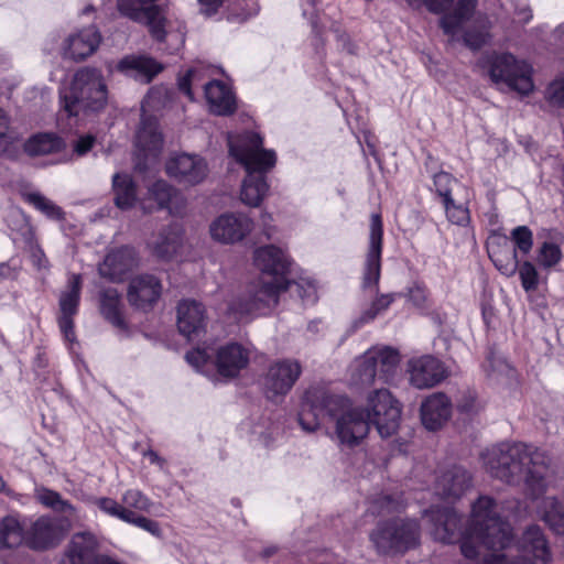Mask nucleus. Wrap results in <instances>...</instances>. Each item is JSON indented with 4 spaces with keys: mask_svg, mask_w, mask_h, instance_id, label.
Segmentation results:
<instances>
[{
    "mask_svg": "<svg viewBox=\"0 0 564 564\" xmlns=\"http://www.w3.org/2000/svg\"><path fill=\"white\" fill-rule=\"evenodd\" d=\"M487 471L508 484L523 482L533 497L546 489L550 457L542 451L523 443H501L482 454Z\"/></svg>",
    "mask_w": 564,
    "mask_h": 564,
    "instance_id": "1",
    "label": "nucleus"
},
{
    "mask_svg": "<svg viewBox=\"0 0 564 564\" xmlns=\"http://www.w3.org/2000/svg\"><path fill=\"white\" fill-rule=\"evenodd\" d=\"M326 416L334 423L329 437L340 446H358L369 433L362 406H354L341 395H323L319 402L304 404L299 422L303 430L314 432Z\"/></svg>",
    "mask_w": 564,
    "mask_h": 564,
    "instance_id": "2",
    "label": "nucleus"
},
{
    "mask_svg": "<svg viewBox=\"0 0 564 564\" xmlns=\"http://www.w3.org/2000/svg\"><path fill=\"white\" fill-rule=\"evenodd\" d=\"M228 147L230 155L247 172L241 185L240 199L247 206L258 207L269 191L265 173L274 166L275 153L264 150L262 138L254 132L229 134Z\"/></svg>",
    "mask_w": 564,
    "mask_h": 564,
    "instance_id": "3",
    "label": "nucleus"
},
{
    "mask_svg": "<svg viewBox=\"0 0 564 564\" xmlns=\"http://www.w3.org/2000/svg\"><path fill=\"white\" fill-rule=\"evenodd\" d=\"M61 102L68 117L104 109L107 104V86L101 72L91 67L78 69L68 91L61 95Z\"/></svg>",
    "mask_w": 564,
    "mask_h": 564,
    "instance_id": "4",
    "label": "nucleus"
},
{
    "mask_svg": "<svg viewBox=\"0 0 564 564\" xmlns=\"http://www.w3.org/2000/svg\"><path fill=\"white\" fill-rule=\"evenodd\" d=\"M370 541L381 554L405 552L419 544L420 525L406 519L381 521L370 533Z\"/></svg>",
    "mask_w": 564,
    "mask_h": 564,
    "instance_id": "5",
    "label": "nucleus"
},
{
    "mask_svg": "<svg viewBox=\"0 0 564 564\" xmlns=\"http://www.w3.org/2000/svg\"><path fill=\"white\" fill-rule=\"evenodd\" d=\"M362 410L368 424L375 425L382 438H388L398 431L402 408L388 389L370 391Z\"/></svg>",
    "mask_w": 564,
    "mask_h": 564,
    "instance_id": "6",
    "label": "nucleus"
},
{
    "mask_svg": "<svg viewBox=\"0 0 564 564\" xmlns=\"http://www.w3.org/2000/svg\"><path fill=\"white\" fill-rule=\"evenodd\" d=\"M187 362L200 369L212 361L220 376L225 378L236 377L249 361L248 351L239 344H228L219 347L216 352L209 349L196 348L185 356Z\"/></svg>",
    "mask_w": 564,
    "mask_h": 564,
    "instance_id": "7",
    "label": "nucleus"
},
{
    "mask_svg": "<svg viewBox=\"0 0 564 564\" xmlns=\"http://www.w3.org/2000/svg\"><path fill=\"white\" fill-rule=\"evenodd\" d=\"M531 74V66L518 61L512 54H496L490 58V79L496 85L506 86L521 95H528L533 90Z\"/></svg>",
    "mask_w": 564,
    "mask_h": 564,
    "instance_id": "8",
    "label": "nucleus"
},
{
    "mask_svg": "<svg viewBox=\"0 0 564 564\" xmlns=\"http://www.w3.org/2000/svg\"><path fill=\"white\" fill-rule=\"evenodd\" d=\"M286 289L282 279L269 278L254 284L248 299H234L228 304V314L235 319H240L246 315L261 312L278 304L279 294Z\"/></svg>",
    "mask_w": 564,
    "mask_h": 564,
    "instance_id": "9",
    "label": "nucleus"
},
{
    "mask_svg": "<svg viewBox=\"0 0 564 564\" xmlns=\"http://www.w3.org/2000/svg\"><path fill=\"white\" fill-rule=\"evenodd\" d=\"M302 373V366L295 359L275 360L268 367L262 379L263 392L268 400H282L294 387Z\"/></svg>",
    "mask_w": 564,
    "mask_h": 564,
    "instance_id": "10",
    "label": "nucleus"
},
{
    "mask_svg": "<svg viewBox=\"0 0 564 564\" xmlns=\"http://www.w3.org/2000/svg\"><path fill=\"white\" fill-rule=\"evenodd\" d=\"M149 3L148 0H118L117 7L122 15L145 24L155 41L163 42L169 33V22L158 6Z\"/></svg>",
    "mask_w": 564,
    "mask_h": 564,
    "instance_id": "11",
    "label": "nucleus"
},
{
    "mask_svg": "<svg viewBox=\"0 0 564 564\" xmlns=\"http://www.w3.org/2000/svg\"><path fill=\"white\" fill-rule=\"evenodd\" d=\"M478 500L473 505L471 514H474V507ZM424 516L429 519V533L433 540L442 543H454L460 540L463 544L465 535L473 530V516L468 527L464 532L459 530V517L453 508H431L424 511Z\"/></svg>",
    "mask_w": 564,
    "mask_h": 564,
    "instance_id": "12",
    "label": "nucleus"
},
{
    "mask_svg": "<svg viewBox=\"0 0 564 564\" xmlns=\"http://www.w3.org/2000/svg\"><path fill=\"white\" fill-rule=\"evenodd\" d=\"M159 94V90L151 89L141 105L142 120L137 132L135 145L145 160H155L163 147V139L159 132L156 120L145 117L148 110L155 108L159 104V100L156 101V95Z\"/></svg>",
    "mask_w": 564,
    "mask_h": 564,
    "instance_id": "13",
    "label": "nucleus"
},
{
    "mask_svg": "<svg viewBox=\"0 0 564 564\" xmlns=\"http://www.w3.org/2000/svg\"><path fill=\"white\" fill-rule=\"evenodd\" d=\"M383 225L380 214L370 216L369 248L365 261L362 288L378 293V283L381 271Z\"/></svg>",
    "mask_w": 564,
    "mask_h": 564,
    "instance_id": "14",
    "label": "nucleus"
},
{
    "mask_svg": "<svg viewBox=\"0 0 564 564\" xmlns=\"http://www.w3.org/2000/svg\"><path fill=\"white\" fill-rule=\"evenodd\" d=\"M253 228L251 218L243 214L226 213L212 221L209 232L215 241L236 243L247 237Z\"/></svg>",
    "mask_w": 564,
    "mask_h": 564,
    "instance_id": "15",
    "label": "nucleus"
},
{
    "mask_svg": "<svg viewBox=\"0 0 564 564\" xmlns=\"http://www.w3.org/2000/svg\"><path fill=\"white\" fill-rule=\"evenodd\" d=\"M408 373L410 383L417 389L433 388L447 377L444 364L430 355L410 359Z\"/></svg>",
    "mask_w": 564,
    "mask_h": 564,
    "instance_id": "16",
    "label": "nucleus"
},
{
    "mask_svg": "<svg viewBox=\"0 0 564 564\" xmlns=\"http://www.w3.org/2000/svg\"><path fill=\"white\" fill-rule=\"evenodd\" d=\"M166 173L178 183L193 186L206 178L208 167L203 158L181 153L167 161Z\"/></svg>",
    "mask_w": 564,
    "mask_h": 564,
    "instance_id": "17",
    "label": "nucleus"
},
{
    "mask_svg": "<svg viewBox=\"0 0 564 564\" xmlns=\"http://www.w3.org/2000/svg\"><path fill=\"white\" fill-rule=\"evenodd\" d=\"M162 293L160 280L152 274H140L130 280L127 299L131 306L149 311L158 302Z\"/></svg>",
    "mask_w": 564,
    "mask_h": 564,
    "instance_id": "18",
    "label": "nucleus"
},
{
    "mask_svg": "<svg viewBox=\"0 0 564 564\" xmlns=\"http://www.w3.org/2000/svg\"><path fill=\"white\" fill-rule=\"evenodd\" d=\"M137 263L135 250L126 246L108 252L99 264L98 272L110 282H121Z\"/></svg>",
    "mask_w": 564,
    "mask_h": 564,
    "instance_id": "19",
    "label": "nucleus"
},
{
    "mask_svg": "<svg viewBox=\"0 0 564 564\" xmlns=\"http://www.w3.org/2000/svg\"><path fill=\"white\" fill-rule=\"evenodd\" d=\"M471 487V475L463 466L453 465L442 470L435 480L436 495L458 499Z\"/></svg>",
    "mask_w": 564,
    "mask_h": 564,
    "instance_id": "20",
    "label": "nucleus"
},
{
    "mask_svg": "<svg viewBox=\"0 0 564 564\" xmlns=\"http://www.w3.org/2000/svg\"><path fill=\"white\" fill-rule=\"evenodd\" d=\"M452 408V402L445 393H432L421 404L422 424L430 431L440 430L451 419Z\"/></svg>",
    "mask_w": 564,
    "mask_h": 564,
    "instance_id": "21",
    "label": "nucleus"
},
{
    "mask_svg": "<svg viewBox=\"0 0 564 564\" xmlns=\"http://www.w3.org/2000/svg\"><path fill=\"white\" fill-rule=\"evenodd\" d=\"M101 35L95 26L80 30L70 35L63 46V57L79 62L90 56L99 46Z\"/></svg>",
    "mask_w": 564,
    "mask_h": 564,
    "instance_id": "22",
    "label": "nucleus"
},
{
    "mask_svg": "<svg viewBox=\"0 0 564 564\" xmlns=\"http://www.w3.org/2000/svg\"><path fill=\"white\" fill-rule=\"evenodd\" d=\"M99 557L96 536L89 532H82L73 535L62 564H93Z\"/></svg>",
    "mask_w": 564,
    "mask_h": 564,
    "instance_id": "23",
    "label": "nucleus"
},
{
    "mask_svg": "<svg viewBox=\"0 0 564 564\" xmlns=\"http://www.w3.org/2000/svg\"><path fill=\"white\" fill-rule=\"evenodd\" d=\"M206 326L205 308L194 300H184L177 306V327L188 339L198 336Z\"/></svg>",
    "mask_w": 564,
    "mask_h": 564,
    "instance_id": "24",
    "label": "nucleus"
},
{
    "mask_svg": "<svg viewBox=\"0 0 564 564\" xmlns=\"http://www.w3.org/2000/svg\"><path fill=\"white\" fill-rule=\"evenodd\" d=\"M518 546L523 554L531 555L535 562L547 564L552 560L549 541L542 528L536 524H531L523 531Z\"/></svg>",
    "mask_w": 564,
    "mask_h": 564,
    "instance_id": "25",
    "label": "nucleus"
},
{
    "mask_svg": "<svg viewBox=\"0 0 564 564\" xmlns=\"http://www.w3.org/2000/svg\"><path fill=\"white\" fill-rule=\"evenodd\" d=\"M183 245V230L178 224H171L153 235L149 247L154 256L170 260L176 256Z\"/></svg>",
    "mask_w": 564,
    "mask_h": 564,
    "instance_id": "26",
    "label": "nucleus"
},
{
    "mask_svg": "<svg viewBox=\"0 0 564 564\" xmlns=\"http://www.w3.org/2000/svg\"><path fill=\"white\" fill-rule=\"evenodd\" d=\"M117 69L135 80L149 84L162 69L154 58L143 55H128L121 58Z\"/></svg>",
    "mask_w": 564,
    "mask_h": 564,
    "instance_id": "27",
    "label": "nucleus"
},
{
    "mask_svg": "<svg viewBox=\"0 0 564 564\" xmlns=\"http://www.w3.org/2000/svg\"><path fill=\"white\" fill-rule=\"evenodd\" d=\"M64 532L57 520L41 517L32 525L30 544L35 550L53 547L63 539Z\"/></svg>",
    "mask_w": 564,
    "mask_h": 564,
    "instance_id": "28",
    "label": "nucleus"
},
{
    "mask_svg": "<svg viewBox=\"0 0 564 564\" xmlns=\"http://www.w3.org/2000/svg\"><path fill=\"white\" fill-rule=\"evenodd\" d=\"M253 261L256 267L271 278L284 275L290 267L286 254L274 246H265L254 251Z\"/></svg>",
    "mask_w": 564,
    "mask_h": 564,
    "instance_id": "29",
    "label": "nucleus"
},
{
    "mask_svg": "<svg viewBox=\"0 0 564 564\" xmlns=\"http://www.w3.org/2000/svg\"><path fill=\"white\" fill-rule=\"evenodd\" d=\"M205 97L213 113L231 115L236 109V100L231 90L219 80L204 84Z\"/></svg>",
    "mask_w": 564,
    "mask_h": 564,
    "instance_id": "30",
    "label": "nucleus"
},
{
    "mask_svg": "<svg viewBox=\"0 0 564 564\" xmlns=\"http://www.w3.org/2000/svg\"><path fill=\"white\" fill-rule=\"evenodd\" d=\"M372 350H367L356 358L349 369V384L357 389L371 387L378 379V369L375 366Z\"/></svg>",
    "mask_w": 564,
    "mask_h": 564,
    "instance_id": "31",
    "label": "nucleus"
},
{
    "mask_svg": "<svg viewBox=\"0 0 564 564\" xmlns=\"http://www.w3.org/2000/svg\"><path fill=\"white\" fill-rule=\"evenodd\" d=\"M538 514L558 535H564V496H549L541 499Z\"/></svg>",
    "mask_w": 564,
    "mask_h": 564,
    "instance_id": "32",
    "label": "nucleus"
},
{
    "mask_svg": "<svg viewBox=\"0 0 564 564\" xmlns=\"http://www.w3.org/2000/svg\"><path fill=\"white\" fill-rule=\"evenodd\" d=\"M475 8L476 0H459L454 11L444 14L440 20L444 33L454 40L460 33L464 23L471 18Z\"/></svg>",
    "mask_w": 564,
    "mask_h": 564,
    "instance_id": "33",
    "label": "nucleus"
},
{
    "mask_svg": "<svg viewBox=\"0 0 564 564\" xmlns=\"http://www.w3.org/2000/svg\"><path fill=\"white\" fill-rule=\"evenodd\" d=\"M149 194L160 208H167L170 213L181 214L185 202L180 193L165 181H156L150 188Z\"/></svg>",
    "mask_w": 564,
    "mask_h": 564,
    "instance_id": "34",
    "label": "nucleus"
},
{
    "mask_svg": "<svg viewBox=\"0 0 564 564\" xmlns=\"http://www.w3.org/2000/svg\"><path fill=\"white\" fill-rule=\"evenodd\" d=\"M101 315L116 327H123L122 303L119 292L113 288L105 289L99 294Z\"/></svg>",
    "mask_w": 564,
    "mask_h": 564,
    "instance_id": "35",
    "label": "nucleus"
},
{
    "mask_svg": "<svg viewBox=\"0 0 564 564\" xmlns=\"http://www.w3.org/2000/svg\"><path fill=\"white\" fill-rule=\"evenodd\" d=\"M115 204L120 209H130L137 200L135 184L128 174L116 173L112 176Z\"/></svg>",
    "mask_w": 564,
    "mask_h": 564,
    "instance_id": "36",
    "label": "nucleus"
},
{
    "mask_svg": "<svg viewBox=\"0 0 564 564\" xmlns=\"http://www.w3.org/2000/svg\"><path fill=\"white\" fill-rule=\"evenodd\" d=\"M375 357V366L378 369V380L387 383L393 377L399 362L400 356L395 349L384 347L380 349H371Z\"/></svg>",
    "mask_w": 564,
    "mask_h": 564,
    "instance_id": "37",
    "label": "nucleus"
},
{
    "mask_svg": "<svg viewBox=\"0 0 564 564\" xmlns=\"http://www.w3.org/2000/svg\"><path fill=\"white\" fill-rule=\"evenodd\" d=\"M24 539V530L19 519L14 516H7L0 521V546L17 547Z\"/></svg>",
    "mask_w": 564,
    "mask_h": 564,
    "instance_id": "38",
    "label": "nucleus"
},
{
    "mask_svg": "<svg viewBox=\"0 0 564 564\" xmlns=\"http://www.w3.org/2000/svg\"><path fill=\"white\" fill-rule=\"evenodd\" d=\"M61 148V139L50 133L36 134L24 143V151L32 156L50 154Z\"/></svg>",
    "mask_w": 564,
    "mask_h": 564,
    "instance_id": "39",
    "label": "nucleus"
},
{
    "mask_svg": "<svg viewBox=\"0 0 564 564\" xmlns=\"http://www.w3.org/2000/svg\"><path fill=\"white\" fill-rule=\"evenodd\" d=\"M68 291L63 292L59 297L61 315L74 316L78 311L82 278L73 274L68 280Z\"/></svg>",
    "mask_w": 564,
    "mask_h": 564,
    "instance_id": "40",
    "label": "nucleus"
},
{
    "mask_svg": "<svg viewBox=\"0 0 564 564\" xmlns=\"http://www.w3.org/2000/svg\"><path fill=\"white\" fill-rule=\"evenodd\" d=\"M35 498L43 506L51 508L55 511L63 512L68 516H75V508L67 500H64L62 496L45 487L35 489Z\"/></svg>",
    "mask_w": 564,
    "mask_h": 564,
    "instance_id": "41",
    "label": "nucleus"
},
{
    "mask_svg": "<svg viewBox=\"0 0 564 564\" xmlns=\"http://www.w3.org/2000/svg\"><path fill=\"white\" fill-rule=\"evenodd\" d=\"M395 300V294H377V297L371 302L370 306L366 308L360 316L354 321L352 326L358 328L371 321H373L377 315L386 311Z\"/></svg>",
    "mask_w": 564,
    "mask_h": 564,
    "instance_id": "42",
    "label": "nucleus"
},
{
    "mask_svg": "<svg viewBox=\"0 0 564 564\" xmlns=\"http://www.w3.org/2000/svg\"><path fill=\"white\" fill-rule=\"evenodd\" d=\"M25 199L47 218L53 220H62L64 218L62 208L39 192L26 194Z\"/></svg>",
    "mask_w": 564,
    "mask_h": 564,
    "instance_id": "43",
    "label": "nucleus"
},
{
    "mask_svg": "<svg viewBox=\"0 0 564 564\" xmlns=\"http://www.w3.org/2000/svg\"><path fill=\"white\" fill-rule=\"evenodd\" d=\"M94 503L100 511H102L107 516L118 518L124 522H127L129 520V517L131 516L132 510L126 508L123 505L119 503L112 498H95Z\"/></svg>",
    "mask_w": 564,
    "mask_h": 564,
    "instance_id": "44",
    "label": "nucleus"
},
{
    "mask_svg": "<svg viewBox=\"0 0 564 564\" xmlns=\"http://www.w3.org/2000/svg\"><path fill=\"white\" fill-rule=\"evenodd\" d=\"M403 507L400 496L381 495L370 502L369 509L375 514H389Z\"/></svg>",
    "mask_w": 564,
    "mask_h": 564,
    "instance_id": "45",
    "label": "nucleus"
},
{
    "mask_svg": "<svg viewBox=\"0 0 564 564\" xmlns=\"http://www.w3.org/2000/svg\"><path fill=\"white\" fill-rule=\"evenodd\" d=\"M122 503L128 509L141 512H150L152 501L139 489H128L122 495Z\"/></svg>",
    "mask_w": 564,
    "mask_h": 564,
    "instance_id": "46",
    "label": "nucleus"
},
{
    "mask_svg": "<svg viewBox=\"0 0 564 564\" xmlns=\"http://www.w3.org/2000/svg\"><path fill=\"white\" fill-rule=\"evenodd\" d=\"M490 257L496 268L507 276L514 274L516 271L518 270L519 261L516 250L506 252H494Z\"/></svg>",
    "mask_w": 564,
    "mask_h": 564,
    "instance_id": "47",
    "label": "nucleus"
},
{
    "mask_svg": "<svg viewBox=\"0 0 564 564\" xmlns=\"http://www.w3.org/2000/svg\"><path fill=\"white\" fill-rule=\"evenodd\" d=\"M562 259L560 247L553 242H544L538 252V262L543 268H552Z\"/></svg>",
    "mask_w": 564,
    "mask_h": 564,
    "instance_id": "48",
    "label": "nucleus"
},
{
    "mask_svg": "<svg viewBox=\"0 0 564 564\" xmlns=\"http://www.w3.org/2000/svg\"><path fill=\"white\" fill-rule=\"evenodd\" d=\"M447 219L458 226H467L469 224V210L463 205H456L451 198L449 200L443 202Z\"/></svg>",
    "mask_w": 564,
    "mask_h": 564,
    "instance_id": "49",
    "label": "nucleus"
},
{
    "mask_svg": "<svg viewBox=\"0 0 564 564\" xmlns=\"http://www.w3.org/2000/svg\"><path fill=\"white\" fill-rule=\"evenodd\" d=\"M511 239L514 242L516 251L527 254L530 252L533 245L532 231L527 226L516 227L511 231Z\"/></svg>",
    "mask_w": 564,
    "mask_h": 564,
    "instance_id": "50",
    "label": "nucleus"
},
{
    "mask_svg": "<svg viewBox=\"0 0 564 564\" xmlns=\"http://www.w3.org/2000/svg\"><path fill=\"white\" fill-rule=\"evenodd\" d=\"M18 140V135L10 129V118L7 112L0 108V152H7L9 145Z\"/></svg>",
    "mask_w": 564,
    "mask_h": 564,
    "instance_id": "51",
    "label": "nucleus"
},
{
    "mask_svg": "<svg viewBox=\"0 0 564 564\" xmlns=\"http://www.w3.org/2000/svg\"><path fill=\"white\" fill-rule=\"evenodd\" d=\"M518 269L522 288L525 291H534L539 284V275L534 265L529 261H524Z\"/></svg>",
    "mask_w": 564,
    "mask_h": 564,
    "instance_id": "52",
    "label": "nucleus"
},
{
    "mask_svg": "<svg viewBox=\"0 0 564 564\" xmlns=\"http://www.w3.org/2000/svg\"><path fill=\"white\" fill-rule=\"evenodd\" d=\"M456 408L458 412L463 414L473 415L478 413L482 409V405L474 392L467 391L458 399Z\"/></svg>",
    "mask_w": 564,
    "mask_h": 564,
    "instance_id": "53",
    "label": "nucleus"
},
{
    "mask_svg": "<svg viewBox=\"0 0 564 564\" xmlns=\"http://www.w3.org/2000/svg\"><path fill=\"white\" fill-rule=\"evenodd\" d=\"M200 72L197 69H188L184 77L180 78L178 80V88L181 91H183L191 100L194 99L193 97V88L196 86L204 85L200 83Z\"/></svg>",
    "mask_w": 564,
    "mask_h": 564,
    "instance_id": "54",
    "label": "nucleus"
},
{
    "mask_svg": "<svg viewBox=\"0 0 564 564\" xmlns=\"http://www.w3.org/2000/svg\"><path fill=\"white\" fill-rule=\"evenodd\" d=\"M127 523L133 524L144 531L151 533L152 535L160 538L162 535V530L159 522L145 518L143 516L137 514L133 510L131 511V516Z\"/></svg>",
    "mask_w": 564,
    "mask_h": 564,
    "instance_id": "55",
    "label": "nucleus"
},
{
    "mask_svg": "<svg viewBox=\"0 0 564 564\" xmlns=\"http://www.w3.org/2000/svg\"><path fill=\"white\" fill-rule=\"evenodd\" d=\"M545 96L552 105L564 107V77L553 80L546 88Z\"/></svg>",
    "mask_w": 564,
    "mask_h": 564,
    "instance_id": "56",
    "label": "nucleus"
},
{
    "mask_svg": "<svg viewBox=\"0 0 564 564\" xmlns=\"http://www.w3.org/2000/svg\"><path fill=\"white\" fill-rule=\"evenodd\" d=\"M489 37V33L487 30H469L467 31L463 39L466 46L471 50H478L484 46Z\"/></svg>",
    "mask_w": 564,
    "mask_h": 564,
    "instance_id": "57",
    "label": "nucleus"
},
{
    "mask_svg": "<svg viewBox=\"0 0 564 564\" xmlns=\"http://www.w3.org/2000/svg\"><path fill=\"white\" fill-rule=\"evenodd\" d=\"M453 182L452 176L448 173L440 172L434 175V186L436 193L443 197V202L449 200L451 197V184Z\"/></svg>",
    "mask_w": 564,
    "mask_h": 564,
    "instance_id": "58",
    "label": "nucleus"
},
{
    "mask_svg": "<svg viewBox=\"0 0 564 564\" xmlns=\"http://www.w3.org/2000/svg\"><path fill=\"white\" fill-rule=\"evenodd\" d=\"M409 300L417 307H423L426 303L429 291L420 283H414L408 292Z\"/></svg>",
    "mask_w": 564,
    "mask_h": 564,
    "instance_id": "59",
    "label": "nucleus"
},
{
    "mask_svg": "<svg viewBox=\"0 0 564 564\" xmlns=\"http://www.w3.org/2000/svg\"><path fill=\"white\" fill-rule=\"evenodd\" d=\"M96 138L93 134L78 137L73 144L74 153L78 156L87 154L94 147Z\"/></svg>",
    "mask_w": 564,
    "mask_h": 564,
    "instance_id": "60",
    "label": "nucleus"
},
{
    "mask_svg": "<svg viewBox=\"0 0 564 564\" xmlns=\"http://www.w3.org/2000/svg\"><path fill=\"white\" fill-rule=\"evenodd\" d=\"M58 325L65 338L73 341L75 338L73 316L61 315L58 318Z\"/></svg>",
    "mask_w": 564,
    "mask_h": 564,
    "instance_id": "61",
    "label": "nucleus"
},
{
    "mask_svg": "<svg viewBox=\"0 0 564 564\" xmlns=\"http://www.w3.org/2000/svg\"><path fill=\"white\" fill-rule=\"evenodd\" d=\"M31 261L39 270L48 268V260L44 251L39 246H33L31 248Z\"/></svg>",
    "mask_w": 564,
    "mask_h": 564,
    "instance_id": "62",
    "label": "nucleus"
},
{
    "mask_svg": "<svg viewBox=\"0 0 564 564\" xmlns=\"http://www.w3.org/2000/svg\"><path fill=\"white\" fill-rule=\"evenodd\" d=\"M454 0H423L429 11L434 13H442L447 10Z\"/></svg>",
    "mask_w": 564,
    "mask_h": 564,
    "instance_id": "63",
    "label": "nucleus"
},
{
    "mask_svg": "<svg viewBox=\"0 0 564 564\" xmlns=\"http://www.w3.org/2000/svg\"><path fill=\"white\" fill-rule=\"evenodd\" d=\"M225 0H198L200 4L202 12L206 15H212L217 12L219 7L224 3Z\"/></svg>",
    "mask_w": 564,
    "mask_h": 564,
    "instance_id": "64",
    "label": "nucleus"
}]
</instances>
